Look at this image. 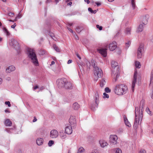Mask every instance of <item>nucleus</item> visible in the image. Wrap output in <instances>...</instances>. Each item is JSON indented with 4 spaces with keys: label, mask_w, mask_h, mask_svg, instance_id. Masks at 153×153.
Returning a JSON list of instances; mask_svg holds the SVG:
<instances>
[{
    "label": "nucleus",
    "mask_w": 153,
    "mask_h": 153,
    "mask_svg": "<svg viewBox=\"0 0 153 153\" xmlns=\"http://www.w3.org/2000/svg\"><path fill=\"white\" fill-rule=\"evenodd\" d=\"M144 105V100H142L140 101L139 108L138 107L135 108V118L134 124L135 129H136L137 128L139 121L142 120L143 111V108Z\"/></svg>",
    "instance_id": "obj_1"
},
{
    "label": "nucleus",
    "mask_w": 153,
    "mask_h": 153,
    "mask_svg": "<svg viewBox=\"0 0 153 153\" xmlns=\"http://www.w3.org/2000/svg\"><path fill=\"white\" fill-rule=\"evenodd\" d=\"M128 88L127 86L123 84L117 85L115 87L114 91L115 94L119 95H123L127 93Z\"/></svg>",
    "instance_id": "obj_2"
},
{
    "label": "nucleus",
    "mask_w": 153,
    "mask_h": 153,
    "mask_svg": "<svg viewBox=\"0 0 153 153\" xmlns=\"http://www.w3.org/2000/svg\"><path fill=\"white\" fill-rule=\"evenodd\" d=\"M27 54L28 57L31 59V62L36 66L39 65V63L36 55L33 49L28 48H27Z\"/></svg>",
    "instance_id": "obj_3"
},
{
    "label": "nucleus",
    "mask_w": 153,
    "mask_h": 153,
    "mask_svg": "<svg viewBox=\"0 0 153 153\" xmlns=\"http://www.w3.org/2000/svg\"><path fill=\"white\" fill-rule=\"evenodd\" d=\"M91 65L94 69V74L97 75L98 77H101L102 75V72L101 69H99L97 65L96 62L94 61L91 62Z\"/></svg>",
    "instance_id": "obj_4"
},
{
    "label": "nucleus",
    "mask_w": 153,
    "mask_h": 153,
    "mask_svg": "<svg viewBox=\"0 0 153 153\" xmlns=\"http://www.w3.org/2000/svg\"><path fill=\"white\" fill-rule=\"evenodd\" d=\"M144 45L143 44H140V46L138 48L137 51V57L138 58H141L143 52L144 51Z\"/></svg>",
    "instance_id": "obj_5"
},
{
    "label": "nucleus",
    "mask_w": 153,
    "mask_h": 153,
    "mask_svg": "<svg viewBox=\"0 0 153 153\" xmlns=\"http://www.w3.org/2000/svg\"><path fill=\"white\" fill-rule=\"evenodd\" d=\"M66 82V79L63 78L59 80L56 81V82H58V86L59 88H64L65 82Z\"/></svg>",
    "instance_id": "obj_6"
},
{
    "label": "nucleus",
    "mask_w": 153,
    "mask_h": 153,
    "mask_svg": "<svg viewBox=\"0 0 153 153\" xmlns=\"http://www.w3.org/2000/svg\"><path fill=\"white\" fill-rule=\"evenodd\" d=\"M137 71L135 70L134 72V76H133V79L132 80V83L131 85V90L132 91V92H134V88L135 86V83L136 82L137 76Z\"/></svg>",
    "instance_id": "obj_7"
},
{
    "label": "nucleus",
    "mask_w": 153,
    "mask_h": 153,
    "mask_svg": "<svg viewBox=\"0 0 153 153\" xmlns=\"http://www.w3.org/2000/svg\"><path fill=\"white\" fill-rule=\"evenodd\" d=\"M149 18V15L148 14H145L142 16L140 18V20L144 25H146Z\"/></svg>",
    "instance_id": "obj_8"
},
{
    "label": "nucleus",
    "mask_w": 153,
    "mask_h": 153,
    "mask_svg": "<svg viewBox=\"0 0 153 153\" xmlns=\"http://www.w3.org/2000/svg\"><path fill=\"white\" fill-rule=\"evenodd\" d=\"M117 137L116 135H111L110 137V142L113 144H116L117 143Z\"/></svg>",
    "instance_id": "obj_9"
},
{
    "label": "nucleus",
    "mask_w": 153,
    "mask_h": 153,
    "mask_svg": "<svg viewBox=\"0 0 153 153\" xmlns=\"http://www.w3.org/2000/svg\"><path fill=\"white\" fill-rule=\"evenodd\" d=\"M69 123L71 126L74 127L76 126V122L75 117L73 116L70 117L69 120Z\"/></svg>",
    "instance_id": "obj_10"
},
{
    "label": "nucleus",
    "mask_w": 153,
    "mask_h": 153,
    "mask_svg": "<svg viewBox=\"0 0 153 153\" xmlns=\"http://www.w3.org/2000/svg\"><path fill=\"white\" fill-rule=\"evenodd\" d=\"M59 135L58 131L56 130H51L50 133V136L52 138H56Z\"/></svg>",
    "instance_id": "obj_11"
},
{
    "label": "nucleus",
    "mask_w": 153,
    "mask_h": 153,
    "mask_svg": "<svg viewBox=\"0 0 153 153\" xmlns=\"http://www.w3.org/2000/svg\"><path fill=\"white\" fill-rule=\"evenodd\" d=\"M106 49L100 48L97 49V51L103 57H105L107 56Z\"/></svg>",
    "instance_id": "obj_12"
},
{
    "label": "nucleus",
    "mask_w": 153,
    "mask_h": 153,
    "mask_svg": "<svg viewBox=\"0 0 153 153\" xmlns=\"http://www.w3.org/2000/svg\"><path fill=\"white\" fill-rule=\"evenodd\" d=\"M117 43L115 41H113L109 44V48L111 51L114 50L117 48Z\"/></svg>",
    "instance_id": "obj_13"
},
{
    "label": "nucleus",
    "mask_w": 153,
    "mask_h": 153,
    "mask_svg": "<svg viewBox=\"0 0 153 153\" xmlns=\"http://www.w3.org/2000/svg\"><path fill=\"white\" fill-rule=\"evenodd\" d=\"M94 102L95 103V106L97 108L99 102V95L98 92L97 91L95 94L94 96Z\"/></svg>",
    "instance_id": "obj_14"
},
{
    "label": "nucleus",
    "mask_w": 153,
    "mask_h": 153,
    "mask_svg": "<svg viewBox=\"0 0 153 153\" xmlns=\"http://www.w3.org/2000/svg\"><path fill=\"white\" fill-rule=\"evenodd\" d=\"M120 76V71L118 70V71L116 73H115L114 72L112 71V76L114 79L115 82H116L117 79V78Z\"/></svg>",
    "instance_id": "obj_15"
},
{
    "label": "nucleus",
    "mask_w": 153,
    "mask_h": 153,
    "mask_svg": "<svg viewBox=\"0 0 153 153\" xmlns=\"http://www.w3.org/2000/svg\"><path fill=\"white\" fill-rule=\"evenodd\" d=\"M72 127L71 126H67L65 127V132L67 134H70L72 133Z\"/></svg>",
    "instance_id": "obj_16"
},
{
    "label": "nucleus",
    "mask_w": 153,
    "mask_h": 153,
    "mask_svg": "<svg viewBox=\"0 0 153 153\" xmlns=\"http://www.w3.org/2000/svg\"><path fill=\"white\" fill-rule=\"evenodd\" d=\"M15 68L13 66L11 65L7 68L6 69V72L7 73H10V72L15 70Z\"/></svg>",
    "instance_id": "obj_17"
},
{
    "label": "nucleus",
    "mask_w": 153,
    "mask_h": 153,
    "mask_svg": "<svg viewBox=\"0 0 153 153\" xmlns=\"http://www.w3.org/2000/svg\"><path fill=\"white\" fill-rule=\"evenodd\" d=\"M64 88L67 89H71L72 88L71 84L69 82H68L66 79Z\"/></svg>",
    "instance_id": "obj_18"
},
{
    "label": "nucleus",
    "mask_w": 153,
    "mask_h": 153,
    "mask_svg": "<svg viewBox=\"0 0 153 153\" xmlns=\"http://www.w3.org/2000/svg\"><path fill=\"white\" fill-rule=\"evenodd\" d=\"M10 45L14 47H15L16 46L19 45V43L17 41L15 40V39H12L10 43Z\"/></svg>",
    "instance_id": "obj_19"
},
{
    "label": "nucleus",
    "mask_w": 153,
    "mask_h": 153,
    "mask_svg": "<svg viewBox=\"0 0 153 153\" xmlns=\"http://www.w3.org/2000/svg\"><path fill=\"white\" fill-rule=\"evenodd\" d=\"M99 143L100 146L102 148H104L108 145V143L104 140H100L99 141Z\"/></svg>",
    "instance_id": "obj_20"
},
{
    "label": "nucleus",
    "mask_w": 153,
    "mask_h": 153,
    "mask_svg": "<svg viewBox=\"0 0 153 153\" xmlns=\"http://www.w3.org/2000/svg\"><path fill=\"white\" fill-rule=\"evenodd\" d=\"M123 118L126 125L128 127H130L131 126V125L128 121L126 116L125 115H123Z\"/></svg>",
    "instance_id": "obj_21"
},
{
    "label": "nucleus",
    "mask_w": 153,
    "mask_h": 153,
    "mask_svg": "<svg viewBox=\"0 0 153 153\" xmlns=\"http://www.w3.org/2000/svg\"><path fill=\"white\" fill-rule=\"evenodd\" d=\"M44 140L42 138H38L36 140V143L39 145L40 146L43 144Z\"/></svg>",
    "instance_id": "obj_22"
},
{
    "label": "nucleus",
    "mask_w": 153,
    "mask_h": 153,
    "mask_svg": "<svg viewBox=\"0 0 153 153\" xmlns=\"http://www.w3.org/2000/svg\"><path fill=\"white\" fill-rule=\"evenodd\" d=\"M5 125L6 126H11L12 123L9 119H7L4 122Z\"/></svg>",
    "instance_id": "obj_23"
},
{
    "label": "nucleus",
    "mask_w": 153,
    "mask_h": 153,
    "mask_svg": "<svg viewBox=\"0 0 153 153\" xmlns=\"http://www.w3.org/2000/svg\"><path fill=\"white\" fill-rule=\"evenodd\" d=\"M79 105L77 102L74 103L73 105V108L75 110H77L79 108Z\"/></svg>",
    "instance_id": "obj_24"
},
{
    "label": "nucleus",
    "mask_w": 153,
    "mask_h": 153,
    "mask_svg": "<svg viewBox=\"0 0 153 153\" xmlns=\"http://www.w3.org/2000/svg\"><path fill=\"white\" fill-rule=\"evenodd\" d=\"M144 25L143 24H141L140 25L137 30V32H142L143 29V26Z\"/></svg>",
    "instance_id": "obj_25"
},
{
    "label": "nucleus",
    "mask_w": 153,
    "mask_h": 153,
    "mask_svg": "<svg viewBox=\"0 0 153 153\" xmlns=\"http://www.w3.org/2000/svg\"><path fill=\"white\" fill-rule=\"evenodd\" d=\"M117 62L114 61H112L111 62V65L112 68H115L118 66Z\"/></svg>",
    "instance_id": "obj_26"
},
{
    "label": "nucleus",
    "mask_w": 153,
    "mask_h": 153,
    "mask_svg": "<svg viewBox=\"0 0 153 153\" xmlns=\"http://www.w3.org/2000/svg\"><path fill=\"white\" fill-rule=\"evenodd\" d=\"M84 28L83 27L81 26H78L76 27V30L77 33H79Z\"/></svg>",
    "instance_id": "obj_27"
},
{
    "label": "nucleus",
    "mask_w": 153,
    "mask_h": 153,
    "mask_svg": "<svg viewBox=\"0 0 153 153\" xmlns=\"http://www.w3.org/2000/svg\"><path fill=\"white\" fill-rule=\"evenodd\" d=\"M106 83L105 80L104 79H102L100 81V85L101 87H103L104 85H105Z\"/></svg>",
    "instance_id": "obj_28"
},
{
    "label": "nucleus",
    "mask_w": 153,
    "mask_h": 153,
    "mask_svg": "<svg viewBox=\"0 0 153 153\" xmlns=\"http://www.w3.org/2000/svg\"><path fill=\"white\" fill-rule=\"evenodd\" d=\"M59 136L62 139H64L66 137V136L64 132L63 131L59 132Z\"/></svg>",
    "instance_id": "obj_29"
},
{
    "label": "nucleus",
    "mask_w": 153,
    "mask_h": 153,
    "mask_svg": "<svg viewBox=\"0 0 153 153\" xmlns=\"http://www.w3.org/2000/svg\"><path fill=\"white\" fill-rule=\"evenodd\" d=\"M3 29L4 32L6 34L7 36H9L10 35V33L6 27H3Z\"/></svg>",
    "instance_id": "obj_30"
},
{
    "label": "nucleus",
    "mask_w": 153,
    "mask_h": 153,
    "mask_svg": "<svg viewBox=\"0 0 153 153\" xmlns=\"http://www.w3.org/2000/svg\"><path fill=\"white\" fill-rule=\"evenodd\" d=\"M85 65L87 67V69H89L90 68V67L91 66V63L89 62L86 60L85 61Z\"/></svg>",
    "instance_id": "obj_31"
},
{
    "label": "nucleus",
    "mask_w": 153,
    "mask_h": 153,
    "mask_svg": "<svg viewBox=\"0 0 153 153\" xmlns=\"http://www.w3.org/2000/svg\"><path fill=\"white\" fill-rule=\"evenodd\" d=\"M53 47L56 51L57 52H59L60 51L59 49V48L55 44L53 45Z\"/></svg>",
    "instance_id": "obj_32"
},
{
    "label": "nucleus",
    "mask_w": 153,
    "mask_h": 153,
    "mask_svg": "<svg viewBox=\"0 0 153 153\" xmlns=\"http://www.w3.org/2000/svg\"><path fill=\"white\" fill-rule=\"evenodd\" d=\"M84 151V149L82 147H80L78 150L77 153H83Z\"/></svg>",
    "instance_id": "obj_33"
},
{
    "label": "nucleus",
    "mask_w": 153,
    "mask_h": 153,
    "mask_svg": "<svg viewBox=\"0 0 153 153\" xmlns=\"http://www.w3.org/2000/svg\"><path fill=\"white\" fill-rule=\"evenodd\" d=\"M135 66L137 68H140L141 66L140 63L139 62H135Z\"/></svg>",
    "instance_id": "obj_34"
},
{
    "label": "nucleus",
    "mask_w": 153,
    "mask_h": 153,
    "mask_svg": "<svg viewBox=\"0 0 153 153\" xmlns=\"http://www.w3.org/2000/svg\"><path fill=\"white\" fill-rule=\"evenodd\" d=\"M80 69V70L81 71V72H82V71H84L83 70V66H84V64H82V65H81L80 64H79L78 65Z\"/></svg>",
    "instance_id": "obj_35"
},
{
    "label": "nucleus",
    "mask_w": 153,
    "mask_h": 153,
    "mask_svg": "<svg viewBox=\"0 0 153 153\" xmlns=\"http://www.w3.org/2000/svg\"><path fill=\"white\" fill-rule=\"evenodd\" d=\"M131 29L130 28H127L126 29V33L127 34H130Z\"/></svg>",
    "instance_id": "obj_36"
},
{
    "label": "nucleus",
    "mask_w": 153,
    "mask_h": 153,
    "mask_svg": "<svg viewBox=\"0 0 153 153\" xmlns=\"http://www.w3.org/2000/svg\"><path fill=\"white\" fill-rule=\"evenodd\" d=\"M45 51L44 49H42L39 51V53L40 55H43L45 54Z\"/></svg>",
    "instance_id": "obj_37"
},
{
    "label": "nucleus",
    "mask_w": 153,
    "mask_h": 153,
    "mask_svg": "<svg viewBox=\"0 0 153 153\" xmlns=\"http://www.w3.org/2000/svg\"><path fill=\"white\" fill-rule=\"evenodd\" d=\"M131 42L130 41H128L127 42L125 43L126 48L127 49L130 46Z\"/></svg>",
    "instance_id": "obj_38"
},
{
    "label": "nucleus",
    "mask_w": 153,
    "mask_h": 153,
    "mask_svg": "<svg viewBox=\"0 0 153 153\" xmlns=\"http://www.w3.org/2000/svg\"><path fill=\"white\" fill-rule=\"evenodd\" d=\"M131 5L132 7L134 9H135V4L134 2V0H131Z\"/></svg>",
    "instance_id": "obj_39"
},
{
    "label": "nucleus",
    "mask_w": 153,
    "mask_h": 153,
    "mask_svg": "<svg viewBox=\"0 0 153 153\" xmlns=\"http://www.w3.org/2000/svg\"><path fill=\"white\" fill-rule=\"evenodd\" d=\"M146 112L149 114L150 116L152 115V114L151 111L150 110L149 108H147L146 109Z\"/></svg>",
    "instance_id": "obj_40"
},
{
    "label": "nucleus",
    "mask_w": 153,
    "mask_h": 153,
    "mask_svg": "<svg viewBox=\"0 0 153 153\" xmlns=\"http://www.w3.org/2000/svg\"><path fill=\"white\" fill-rule=\"evenodd\" d=\"M54 142L53 140H51L48 143V145L49 146H51L54 144Z\"/></svg>",
    "instance_id": "obj_41"
},
{
    "label": "nucleus",
    "mask_w": 153,
    "mask_h": 153,
    "mask_svg": "<svg viewBox=\"0 0 153 153\" xmlns=\"http://www.w3.org/2000/svg\"><path fill=\"white\" fill-rule=\"evenodd\" d=\"M153 79V70H152L151 72L150 81L151 82Z\"/></svg>",
    "instance_id": "obj_42"
},
{
    "label": "nucleus",
    "mask_w": 153,
    "mask_h": 153,
    "mask_svg": "<svg viewBox=\"0 0 153 153\" xmlns=\"http://www.w3.org/2000/svg\"><path fill=\"white\" fill-rule=\"evenodd\" d=\"M116 153H122V151L119 148L116 149Z\"/></svg>",
    "instance_id": "obj_43"
},
{
    "label": "nucleus",
    "mask_w": 153,
    "mask_h": 153,
    "mask_svg": "<svg viewBox=\"0 0 153 153\" xmlns=\"http://www.w3.org/2000/svg\"><path fill=\"white\" fill-rule=\"evenodd\" d=\"M5 104L6 105H7L9 107H10L11 106L10 102L9 101H5Z\"/></svg>",
    "instance_id": "obj_44"
},
{
    "label": "nucleus",
    "mask_w": 153,
    "mask_h": 153,
    "mask_svg": "<svg viewBox=\"0 0 153 153\" xmlns=\"http://www.w3.org/2000/svg\"><path fill=\"white\" fill-rule=\"evenodd\" d=\"M103 95H104V97H103L104 98H108L109 97V95L108 94H107L105 93H103Z\"/></svg>",
    "instance_id": "obj_45"
},
{
    "label": "nucleus",
    "mask_w": 153,
    "mask_h": 153,
    "mask_svg": "<svg viewBox=\"0 0 153 153\" xmlns=\"http://www.w3.org/2000/svg\"><path fill=\"white\" fill-rule=\"evenodd\" d=\"M105 91L107 93H109L111 92L110 89L108 87H106L105 88Z\"/></svg>",
    "instance_id": "obj_46"
},
{
    "label": "nucleus",
    "mask_w": 153,
    "mask_h": 153,
    "mask_svg": "<svg viewBox=\"0 0 153 153\" xmlns=\"http://www.w3.org/2000/svg\"><path fill=\"white\" fill-rule=\"evenodd\" d=\"M14 15V13H13L10 12L8 13L7 15L10 17H13Z\"/></svg>",
    "instance_id": "obj_47"
},
{
    "label": "nucleus",
    "mask_w": 153,
    "mask_h": 153,
    "mask_svg": "<svg viewBox=\"0 0 153 153\" xmlns=\"http://www.w3.org/2000/svg\"><path fill=\"white\" fill-rule=\"evenodd\" d=\"M96 27L97 28L99 29L100 30H102V26H100L99 25H96Z\"/></svg>",
    "instance_id": "obj_48"
},
{
    "label": "nucleus",
    "mask_w": 153,
    "mask_h": 153,
    "mask_svg": "<svg viewBox=\"0 0 153 153\" xmlns=\"http://www.w3.org/2000/svg\"><path fill=\"white\" fill-rule=\"evenodd\" d=\"M49 35L51 36V38H53V37L54 36V34L52 33H51V32L49 33Z\"/></svg>",
    "instance_id": "obj_49"
},
{
    "label": "nucleus",
    "mask_w": 153,
    "mask_h": 153,
    "mask_svg": "<svg viewBox=\"0 0 153 153\" xmlns=\"http://www.w3.org/2000/svg\"><path fill=\"white\" fill-rule=\"evenodd\" d=\"M140 153H146V151L144 149H141L140 152Z\"/></svg>",
    "instance_id": "obj_50"
},
{
    "label": "nucleus",
    "mask_w": 153,
    "mask_h": 153,
    "mask_svg": "<svg viewBox=\"0 0 153 153\" xmlns=\"http://www.w3.org/2000/svg\"><path fill=\"white\" fill-rule=\"evenodd\" d=\"M88 10L91 13H93V10L91 9V8L90 7H89L88 8Z\"/></svg>",
    "instance_id": "obj_51"
},
{
    "label": "nucleus",
    "mask_w": 153,
    "mask_h": 153,
    "mask_svg": "<svg viewBox=\"0 0 153 153\" xmlns=\"http://www.w3.org/2000/svg\"><path fill=\"white\" fill-rule=\"evenodd\" d=\"M74 36H75V37L76 39L77 40H79V38L78 36L76 34H75L74 35Z\"/></svg>",
    "instance_id": "obj_52"
},
{
    "label": "nucleus",
    "mask_w": 153,
    "mask_h": 153,
    "mask_svg": "<svg viewBox=\"0 0 153 153\" xmlns=\"http://www.w3.org/2000/svg\"><path fill=\"white\" fill-rule=\"evenodd\" d=\"M4 111L5 113H10V111L8 109L5 110Z\"/></svg>",
    "instance_id": "obj_53"
},
{
    "label": "nucleus",
    "mask_w": 153,
    "mask_h": 153,
    "mask_svg": "<svg viewBox=\"0 0 153 153\" xmlns=\"http://www.w3.org/2000/svg\"><path fill=\"white\" fill-rule=\"evenodd\" d=\"M16 23H14L13 25H11V27L12 28H14L16 26Z\"/></svg>",
    "instance_id": "obj_54"
},
{
    "label": "nucleus",
    "mask_w": 153,
    "mask_h": 153,
    "mask_svg": "<svg viewBox=\"0 0 153 153\" xmlns=\"http://www.w3.org/2000/svg\"><path fill=\"white\" fill-rule=\"evenodd\" d=\"M37 120V119L36 118V117H34V119L33 120V122H36V121Z\"/></svg>",
    "instance_id": "obj_55"
},
{
    "label": "nucleus",
    "mask_w": 153,
    "mask_h": 153,
    "mask_svg": "<svg viewBox=\"0 0 153 153\" xmlns=\"http://www.w3.org/2000/svg\"><path fill=\"white\" fill-rule=\"evenodd\" d=\"M39 88V87L37 85H36L33 88V90H35L36 89Z\"/></svg>",
    "instance_id": "obj_56"
},
{
    "label": "nucleus",
    "mask_w": 153,
    "mask_h": 153,
    "mask_svg": "<svg viewBox=\"0 0 153 153\" xmlns=\"http://www.w3.org/2000/svg\"><path fill=\"white\" fill-rule=\"evenodd\" d=\"M21 17V14L20 13L19 14L18 16L16 17V18H20Z\"/></svg>",
    "instance_id": "obj_57"
},
{
    "label": "nucleus",
    "mask_w": 153,
    "mask_h": 153,
    "mask_svg": "<svg viewBox=\"0 0 153 153\" xmlns=\"http://www.w3.org/2000/svg\"><path fill=\"white\" fill-rule=\"evenodd\" d=\"M52 1V0H47L46 1V3H50Z\"/></svg>",
    "instance_id": "obj_58"
},
{
    "label": "nucleus",
    "mask_w": 153,
    "mask_h": 153,
    "mask_svg": "<svg viewBox=\"0 0 153 153\" xmlns=\"http://www.w3.org/2000/svg\"><path fill=\"white\" fill-rule=\"evenodd\" d=\"M95 3L97 6H99L101 5V4L99 2H96Z\"/></svg>",
    "instance_id": "obj_59"
},
{
    "label": "nucleus",
    "mask_w": 153,
    "mask_h": 153,
    "mask_svg": "<svg viewBox=\"0 0 153 153\" xmlns=\"http://www.w3.org/2000/svg\"><path fill=\"white\" fill-rule=\"evenodd\" d=\"M6 80L8 81H10L11 80V78L10 77H8L6 78Z\"/></svg>",
    "instance_id": "obj_60"
},
{
    "label": "nucleus",
    "mask_w": 153,
    "mask_h": 153,
    "mask_svg": "<svg viewBox=\"0 0 153 153\" xmlns=\"http://www.w3.org/2000/svg\"><path fill=\"white\" fill-rule=\"evenodd\" d=\"M67 28L69 31H70L71 33H73V31L71 29L68 27Z\"/></svg>",
    "instance_id": "obj_61"
},
{
    "label": "nucleus",
    "mask_w": 153,
    "mask_h": 153,
    "mask_svg": "<svg viewBox=\"0 0 153 153\" xmlns=\"http://www.w3.org/2000/svg\"><path fill=\"white\" fill-rule=\"evenodd\" d=\"M72 62V61L71 60L69 59L68 60V61L67 62V63L68 64H69L71 63Z\"/></svg>",
    "instance_id": "obj_62"
},
{
    "label": "nucleus",
    "mask_w": 153,
    "mask_h": 153,
    "mask_svg": "<svg viewBox=\"0 0 153 153\" xmlns=\"http://www.w3.org/2000/svg\"><path fill=\"white\" fill-rule=\"evenodd\" d=\"M91 109L93 111L95 110V107H94L92 105L91 106Z\"/></svg>",
    "instance_id": "obj_63"
},
{
    "label": "nucleus",
    "mask_w": 153,
    "mask_h": 153,
    "mask_svg": "<svg viewBox=\"0 0 153 153\" xmlns=\"http://www.w3.org/2000/svg\"><path fill=\"white\" fill-rule=\"evenodd\" d=\"M73 25V23H68V25L69 26H71Z\"/></svg>",
    "instance_id": "obj_64"
}]
</instances>
